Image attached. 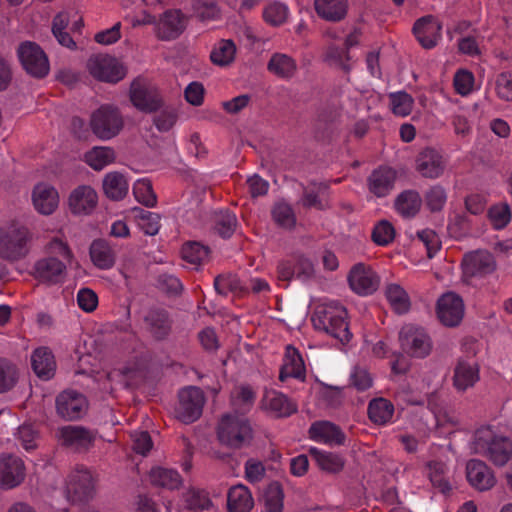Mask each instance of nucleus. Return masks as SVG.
<instances>
[{
  "instance_id": "obj_30",
  "label": "nucleus",
  "mask_w": 512,
  "mask_h": 512,
  "mask_svg": "<svg viewBox=\"0 0 512 512\" xmlns=\"http://www.w3.org/2000/svg\"><path fill=\"white\" fill-rule=\"evenodd\" d=\"M31 365L35 374L49 380L55 374L56 362L52 351L47 347H39L31 355Z\"/></svg>"
},
{
  "instance_id": "obj_8",
  "label": "nucleus",
  "mask_w": 512,
  "mask_h": 512,
  "mask_svg": "<svg viewBox=\"0 0 512 512\" xmlns=\"http://www.w3.org/2000/svg\"><path fill=\"white\" fill-rule=\"evenodd\" d=\"M190 16L181 9H167L158 18L156 37L161 41H172L179 38L187 29Z\"/></svg>"
},
{
  "instance_id": "obj_50",
  "label": "nucleus",
  "mask_w": 512,
  "mask_h": 512,
  "mask_svg": "<svg viewBox=\"0 0 512 512\" xmlns=\"http://www.w3.org/2000/svg\"><path fill=\"white\" fill-rule=\"evenodd\" d=\"M138 225L146 235L154 236L160 229V215L150 211H146L140 207L132 209Z\"/></svg>"
},
{
  "instance_id": "obj_1",
  "label": "nucleus",
  "mask_w": 512,
  "mask_h": 512,
  "mask_svg": "<svg viewBox=\"0 0 512 512\" xmlns=\"http://www.w3.org/2000/svg\"><path fill=\"white\" fill-rule=\"evenodd\" d=\"M347 316V310L343 305L331 302L317 307L311 321L316 330L324 331L340 343L345 344L352 338Z\"/></svg>"
},
{
  "instance_id": "obj_37",
  "label": "nucleus",
  "mask_w": 512,
  "mask_h": 512,
  "mask_svg": "<svg viewBox=\"0 0 512 512\" xmlns=\"http://www.w3.org/2000/svg\"><path fill=\"white\" fill-rule=\"evenodd\" d=\"M385 295L392 310L396 314L403 315L409 312L411 308L410 297L399 284L393 283L387 285Z\"/></svg>"
},
{
  "instance_id": "obj_4",
  "label": "nucleus",
  "mask_w": 512,
  "mask_h": 512,
  "mask_svg": "<svg viewBox=\"0 0 512 512\" xmlns=\"http://www.w3.org/2000/svg\"><path fill=\"white\" fill-rule=\"evenodd\" d=\"M218 441L232 449H241L251 444L253 429L244 415L227 413L221 417L217 425Z\"/></svg>"
},
{
  "instance_id": "obj_55",
  "label": "nucleus",
  "mask_w": 512,
  "mask_h": 512,
  "mask_svg": "<svg viewBox=\"0 0 512 512\" xmlns=\"http://www.w3.org/2000/svg\"><path fill=\"white\" fill-rule=\"evenodd\" d=\"M424 202L431 213L441 212L447 202L446 190L440 185L430 187L424 194Z\"/></svg>"
},
{
  "instance_id": "obj_13",
  "label": "nucleus",
  "mask_w": 512,
  "mask_h": 512,
  "mask_svg": "<svg viewBox=\"0 0 512 512\" xmlns=\"http://www.w3.org/2000/svg\"><path fill=\"white\" fill-rule=\"evenodd\" d=\"M437 316L440 322L447 327L458 326L464 316L462 298L454 292L443 294L437 301Z\"/></svg>"
},
{
  "instance_id": "obj_48",
  "label": "nucleus",
  "mask_w": 512,
  "mask_h": 512,
  "mask_svg": "<svg viewBox=\"0 0 512 512\" xmlns=\"http://www.w3.org/2000/svg\"><path fill=\"white\" fill-rule=\"evenodd\" d=\"M271 216L274 222L281 228L293 229L296 225V216L293 208L284 201L274 204L271 210Z\"/></svg>"
},
{
  "instance_id": "obj_9",
  "label": "nucleus",
  "mask_w": 512,
  "mask_h": 512,
  "mask_svg": "<svg viewBox=\"0 0 512 512\" xmlns=\"http://www.w3.org/2000/svg\"><path fill=\"white\" fill-rule=\"evenodd\" d=\"M399 341L402 350L412 357L425 358L432 350L429 335L423 329L412 325L402 327L399 333Z\"/></svg>"
},
{
  "instance_id": "obj_7",
  "label": "nucleus",
  "mask_w": 512,
  "mask_h": 512,
  "mask_svg": "<svg viewBox=\"0 0 512 512\" xmlns=\"http://www.w3.org/2000/svg\"><path fill=\"white\" fill-rule=\"evenodd\" d=\"M17 54L24 70L32 77L41 79L49 73L48 57L37 43L31 41L21 43Z\"/></svg>"
},
{
  "instance_id": "obj_2",
  "label": "nucleus",
  "mask_w": 512,
  "mask_h": 512,
  "mask_svg": "<svg viewBox=\"0 0 512 512\" xmlns=\"http://www.w3.org/2000/svg\"><path fill=\"white\" fill-rule=\"evenodd\" d=\"M33 234L24 225L12 222L0 228V258L9 262L24 259L30 251Z\"/></svg>"
},
{
  "instance_id": "obj_19",
  "label": "nucleus",
  "mask_w": 512,
  "mask_h": 512,
  "mask_svg": "<svg viewBox=\"0 0 512 512\" xmlns=\"http://www.w3.org/2000/svg\"><path fill=\"white\" fill-rule=\"evenodd\" d=\"M98 203L97 192L89 185H80L73 189L68 197V207L74 215L91 214Z\"/></svg>"
},
{
  "instance_id": "obj_60",
  "label": "nucleus",
  "mask_w": 512,
  "mask_h": 512,
  "mask_svg": "<svg viewBox=\"0 0 512 512\" xmlns=\"http://www.w3.org/2000/svg\"><path fill=\"white\" fill-rule=\"evenodd\" d=\"M288 16V8L281 2L274 1L267 5L263 11L264 20L272 26L283 24Z\"/></svg>"
},
{
  "instance_id": "obj_21",
  "label": "nucleus",
  "mask_w": 512,
  "mask_h": 512,
  "mask_svg": "<svg viewBox=\"0 0 512 512\" xmlns=\"http://www.w3.org/2000/svg\"><path fill=\"white\" fill-rule=\"evenodd\" d=\"M33 269L34 277L49 285L62 282L66 274V265L56 257H45L38 260Z\"/></svg>"
},
{
  "instance_id": "obj_52",
  "label": "nucleus",
  "mask_w": 512,
  "mask_h": 512,
  "mask_svg": "<svg viewBox=\"0 0 512 512\" xmlns=\"http://www.w3.org/2000/svg\"><path fill=\"white\" fill-rule=\"evenodd\" d=\"M186 508L193 511H204L212 507L213 503L206 491L191 488L184 494Z\"/></svg>"
},
{
  "instance_id": "obj_46",
  "label": "nucleus",
  "mask_w": 512,
  "mask_h": 512,
  "mask_svg": "<svg viewBox=\"0 0 512 512\" xmlns=\"http://www.w3.org/2000/svg\"><path fill=\"white\" fill-rule=\"evenodd\" d=\"M268 408L275 413L277 417H287L296 412L297 408L287 396L282 393L272 391L266 396Z\"/></svg>"
},
{
  "instance_id": "obj_49",
  "label": "nucleus",
  "mask_w": 512,
  "mask_h": 512,
  "mask_svg": "<svg viewBox=\"0 0 512 512\" xmlns=\"http://www.w3.org/2000/svg\"><path fill=\"white\" fill-rule=\"evenodd\" d=\"M214 288L219 295L227 296L228 293L241 294L247 289L242 286L240 279L233 274H220L214 279Z\"/></svg>"
},
{
  "instance_id": "obj_64",
  "label": "nucleus",
  "mask_w": 512,
  "mask_h": 512,
  "mask_svg": "<svg viewBox=\"0 0 512 512\" xmlns=\"http://www.w3.org/2000/svg\"><path fill=\"white\" fill-rule=\"evenodd\" d=\"M497 96L506 102H512V74L500 73L495 81Z\"/></svg>"
},
{
  "instance_id": "obj_24",
  "label": "nucleus",
  "mask_w": 512,
  "mask_h": 512,
  "mask_svg": "<svg viewBox=\"0 0 512 512\" xmlns=\"http://www.w3.org/2000/svg\"><path fill=\"white\" fill-rule=\"evenodd\" d=\"M396 179L397 172L393 168L380 166L367 178L368 189L376 197H385L394 188Z\"/></svg>"
},
{
  "instance_id": "obj_11",
  "label": "nucleus",
  "mask_w": 512,
  "mask_h": 512,
  "mask_svg": "<svg viewBox=\"0 0 512 512\" xmlns=\"http://www.w3.org/2000/svg\"><path fill=\"white\" fill-rule=\"evenodd\" d=\"M87 67L94 78L104 82L117 83L126 75L125 67L113 57L90 58Z\"/></svg>"
},
{
  "instance_id": "obj_41",
  "label": "nucleus",
  "mask_w": 512,
  "mask_h": 512,
  "mask_svg": "<svg viewBox=\"0 0 512 512\" xmlns=\"http://www.w3.org/2000/svg\"><path fill=\"white\" fill-rule=\"evenodd\" d=\"M267 69L280 78H291L297 69L296 62L286 54L275 53L271 56Z\"/></svg>"
},
{
  "instance_id": "obj_25",
  "label": "nucleus",
  "mask_w": 512,
  "mask_h": 512,
  "mask_svg": "<svg viewBox=\"0 0 512 512\" xmlns=\"http://www.w3.org/2000/svg\"><path fill=\"white\" fill-rule=\"evenodd\" d=\"M479 365L473 359L460 358L454 368L453 385L458 391H466L480 379Z\"/></svg>"
},
{
  "instance_id": "obj_3",
  "label": "nucleus",
  "mask_w": 512,
  "mask_h": 512,
  "mask_svg": "<svg viewBox=\"0 0 512 512\" xmlns=\"http://www.w3.org/2000/svg\"><path fill=\"white\" fill-rule=\"evenodd\" d=\"M473 452L497 467L505 466L512 458V440L494 435L489 429H479L475 433Z\"/></svg>"
},
{
  "instance_id": "obj_32",
  "label": "nucleus",
  "mask_w": 512,
  "mask_h": 512,
  "mask_svg": "<svg viewBox=\"0 0 512 512\" xmlns=\"http://www.w3.org/2000/svg\"><path fill=\"white\" fill-rule=\"evenodd\" d=\"M254 501L249 489L238 484L231 487L227 494V508L229 512H250Z\"/></svg>"
},
{
  "instance_id": "obj_38",
  "label": "nucleus",
  "mask_w": 512,
  "mask_h": 512,
  "mask_svg": "<svg viewBox=\"0 0 512 512\" xmlns=\"http://www.w3.org/2000/svg\"><path fill=\"white\" fill-rule=\"evenodd\" d=\"M149 479L153 486L169 490L178 489L182 484V478L176 470L162 467L153 468Z\"/></svg>"
},
{
  "instance_id": "obj_62",
  "label": "nucleus",
  "mask_w": 512,
  "mask_h": 512,
  "mask_svg": "<svg viewBox=\"0 0 512 512\" xmlns=\"http://www.w3.org/2000/svg\"><path fill=\"white\" fill-rule=\"evenodd\" d=\"M488 217L496 229L504 228L511 219L509 205L506 203L493 205L488 211Z\"/></svg>"
},
{
  "instance_id": "obj_31",
  "label": "nucleus",
  "mask_w": 512,
  "mask_h": 512,
  "mask_svg": "<svg viewBox=\"0 0 512 512\" xmlns=\"http://www.w3.org/2000/svg\"><path fill=\"white\" fill-rule=\"evenodd\" d=\"M93 264L99 269H110L116 261V253L105 239H95L89 248Z\"/></svg>"
},
{
  "instance_id": "obj_59",
  "label": "nucleus",
  "mask_w": 512,
  "mask_h": 512,
  "mask_svg": "<svg viewBox=\"0 0 512 512\" xmlns=\"http://www.w3.org/2000/svg\"><path fill=\"white\" fill-rule=\"evenodd\" d=\"M351 59L349 52L345 49L337 47L335 45H331L327 48L325 54V61L328 62L329 65L340 68L345 73H349L351 71V66L347 64Z\"/></svg>"
},
{
  "instance_id": "obj_14",
  "label": "nucleus",
  "mask_w": 512,
  "mask_h": 512,
  "mask_svg": "<svg viewBox=\"0 0 512 512\" xmlns=\"http://www.w3.org/2000/svg\"><path fill=\"white\" fill-rule=\"evenodd\" d=\"M130 100L137 109L146 113L156 112L163 105L158 91L147 86L141 79H135L132 82Z\"/></svg>"
},
{
  "instance_id": "obj_54",
  "label": "nucleus",
  "mask_w": 512,
  "mask_h": 512,
  "mask_svg": "<svg viewBox=\"0 0 512 512\" xmlns=\"http://www.w3.org/2000/svg\"><path fill=\"white\" fill-rule=\"evenodd\" d=\"M284 493L279 482H272L264 493V503L267 512H282Z\"/></svg>"
},
{
  "instance_id": "obj_27",
  "label": "nucleus",
  "mask_w": 512,
  "mask_h": 512,
  "mask_svg": "<svg viewBox=\"0 0 512 512\" xmlns=\"http://www.w3.org/2000/svg\"><path fill=\"white\" fill-rule=\"evenodd\" d=\"M465 272L471 276H486L496 269L493 255L485 250H479L466 255L464 258Z\"/></svg>"
},
{
  "instance_id": "obj_43",
  "label": "nucleus",
  "mask_w": 512,
  "mask_h": 512,
  "mask_svg": "<svg viewBox=\"0 0 512 512\" xmlns=\"http://www.w3.org/2000/svg\"><path fill=\"white\" fill-rule=\"evenodd\" d=\"M256 394L251 386L242 385L231 393V405L235 412L244 415L252 408Z\"/></svg>"
},
{
  "instance_id": "obj_57",
  "label": "nucleus",
  "mask_w": 512,
  "mask_h": 512,
  "mask_svg": "<svg viewBox=\"0 0 512 512\" xmlns=\"http://www.w3.org/2000/svg\"><path fill=\"white\" fill-rule=\"evenodd\" d=\"M392 112L401 117H405L412 112L414 100L410 94L405 91L391 93L389 95Z\"/></svg>"
},
{
  "instance_id": "obj_47",
  "label": "nucleus",
  "mask_w": 512,
  "mask_h": 512,
  "mask_svg": "<svg viewBox=\"0 0 512 512\" xmlns=\"http://www.w3.org/2000/svg\"><path fill=\"white\" fill-rule=\"evenodd\" d=\"M19 380V369L6 358L0 357V394L11 391Z\"/></svg>"
},
{
  "instance_id": "obj_36",
  "label": "nucleus",
  "mask_w": 512,
  "mask_h": 512,
  "mask_svg": "<svg viewBox=\"0 0 512 512\" xmlns=\"http://www.w3.org/2000/svg\"><path fill=\"white\" fill-rule=\"evenodd\" d=\"M103 190L109 199L122 200L128 193L127 180L120 172H110L103 179Z\"/></svg>"
},
{
  "instance_id": "obj_23",
  "label": "nucleus",
  "mask_w": 512,
  "mask_h": 512,
  "mask_svg": "<svg viewBox=\"0 0 512 512\" xmlns=\"http://www.w3.org/2000/svg\"><path fill=\"white\" fill-rule=\"evenodd\" d=\"M416 170L422 177L435 179L445 170L442 155L433 148H425L416 157Z\"/></svg>"
},
{
  "instance_id": "obj_61",
  "label": "nucleus",
  "mask_w": 512,
  "mask_h": 512,
  "mask_svg": "<svg viewBox=\"0 0 512 512\" xmlns=\"http://www.w3.org/2000/svg\"><path fill=\"white\" fill-rule=\"evenodd\" d=\"M371 238L377 245L386 246L394 240L395 229L389 221L381 220L373 228Z\"/></svg>"
},
{
  "instance_id": "obj_63",
  "label": "nucleus",
  "mask_w": 512,
  "mask_h": 512,
  "mask_svg": "<svg viewBox=\"0 0 512 512\" xmlns=\"http://www.w3.org/2000/svg\"><path fill=\"white\" fill-rule=\"evenodd\" d=\"M419 241L427 250V257L432 258L441 248V241L437 233L432 229H423L416 234Z\"/></svg>"
},
{
  "instance_id": "obj_29",
  "label": "nucleus",
  "mask_w": 512,
  "mask_h": 512,
  "mask_svg": "<svg viewBox=\"0 0 512 512\" xmlns=\"http://www.w3.org/2000/svg\"><path fill=\"white\" fill-rule=\"evenodd\" d=\"M316 14L323 20L338 23L348 14V0H314Z\"/></svg>"
},
{
  "instance_id": "obj_53",
  "label": "nucleus",
  "mask_w": 512,
  "mask_h": 512,
  "mask_svg": "<svg viewBox=\"0 0 512 512\" xmlns=\"http://www.w3.org/2000/svg\"><path fill=\"white\" fill-rule=\"evenodd\" d=\"M237 225L236 216L229 211H219L214 214V229L223 238H229Z\"/></svg>"
},
{
  "instance_id": "obj_17",
  "label": "nucleus",
  "mask_w": 512,
  "mask_h": 512,
  "mask_svg": "<svg viewBox=\"0 0 512 512\" xmlns=\"http://www.w3.org/2000/svg\"><path fill=\"white\" fill-rule=\"evenodd\" d=\"M62 445L74 452H86L94 444L95 433L82 426L68 425L59 430Z\"/></svg>"
},
{
  "instance_id": "obj_42",
  "label": "nucleus",
  "mask_w": 512,
  "mask_h": 512,
  "mask_svg": "<svg viewBox=\"0 0 512 512\" xmlns=\"http://www.w3.org/2000/svg\"><path fill=\"white\" fill-rule=\"evenodd\" d=\"M236 45L230 39H221L212 49L210 59L213 64L226 67L235 59Z\"/></svg>"
},
{
  "instance_id": "obj_10",
  "label": "nucleus",
  "mask_w": 512,
  "mask_h": 512,
  "mask_svg": "<svg viewBox=\"0 0 512 512\" xmlns=\"http://www.w3.org/2000/svg\"><path fill=\"white\" fill-rule=\"evenodd\" d=\"M94 495L92 475L87 470H77L68 477L66 498L72 504L88 502Z\"/></svg>"
},
{
  "instance_id": "obj_58",
  "label": "nucleus",
  "mask_w": 512,
  "mask_h": 512,
  "mask_svg": "<svg viewBox=\"0 0 512 512\" xmlns=\"http://www.w3.org/2000/svg\"><path fill=\"white\" fill-rule=\"evenodd\" d=\"M135 198L146 207H154L157 204V196L153 191L152 183L148 179L136 182L133 187Z\"/></svg>"
},
{
  "instance_id": "obj_28",
  "label": "nucleus",
  "mask_w": 512,
  "mask_h": 512,
  "mask_svg": "<svg viewBox=\"0 0 512 512\" xmlns=\"http://www.w3.org/2000/svg\"><path fill=\"white\" fill-rule=\"evenodd\" d=\"M32 200L35 209L39 213L50 215L58 207L59 196L54 187L45 183H39L33 189Z\"/></svg>"
},
{
  "instance_id": "obj_40",
  "label": "nucleus",
  "mask_w": 512,
  "mask_h": 512,
  "mask_svg": "<svg viewBox=\"0 0 512 512\" xmlns=\"http://www.w3.org/2000/svg\"><path fill=\"white\" fill-rule=\"evenodd\" d=\"M192 16L200 22L216 21L221 18V8L214 0H192Z\"/></svg>"
},
{
  "instance_id": "obj_5",
  "label": "nucleus",
  "mask_w": 512,
  "mask_h": 512,
  "mask_svg": "<svg viewBox=\"0 0 512 512\" xmlns=\"http://www.w3.org/2000/svg\"><path fill=\"white\" fill-rule=\"evenodd\" d=\"M90 127L97 138L110 140L122 131L124 119L117 107L102 105L91 114Z\"/></svg>"
},
{
  "instance_id": "obj_12",
  "label": "nucleus",
  "mask_w": 512,
  "mask_h": 512,
  "mask_svg": "<svg viewBox=\"0 0 512 512\" xmlns=\"http://www.w3.org/2000/svg\"><path fill=\"white\" fill-rule=\"evenodd\" d=\"M87 409L83 394L74 390H65L56 397L57 415L66 421L80 419Z\"/></svg>"
},
{
  "instance_id": "obj_22",
  "label": "nucleus",
  "mask_w": 512,
  "mask_h": 512,
  "mask_svg": "<svg viewBox=\"0 0 512 512\" xmlns=\"http://www.w3.org/2000/svg\"><path fill=\"white\" fill-rule=\"evenodd\" d=\"M441 29V24L433 15H426L414 23L413 33L423 48L431 49L441 37Z\"/></svg>"
},
{
  "instance_id": "obj_44",
  "label": "nucleus",
  "mask_w": 512,
  "mask_h": 512,
  "mask_svg": "<svg viewBox=\"0 0 512 512\" xmlns=\"http://www.w3.org/2000/svg\"><path fill=\"white\" fill-rule=\"evenodd\" d=\"M309 452L314 457L318 466L324 471L336 473L344 467L343 458L336 453L320 451L314 447Z\"/></svg>"
},
{
  "instance_id": "obj_20",
  "label": "nucleus",
  "mask_w": 512,
  "mask_h": 512,
  "mask_svg": "<svg viewBox=\"0 0 512 512\" xmlns=\"http://www.w3.org/2000/svg\"><path fill=\"white\" fill-rule=\"evenodd\" d=\"M146 331L156 341L165 340L172 331V320L167 310L151 308L143 318Z\"/></svg>"
},
{
  "instance_id": "obj_18",
  "label": "nucleus",
  "mask_w": 512,
  "mask_h": 512,
  "mask_svg": "<svg viewBox=\"0 0 512 512\" xmlns=\"http://www.w3.org/2000/svg\"><path fill=\"white\" fill-rule=\"evenodd\" d=\"M466 478L469 484L480 492L488 491L496 484L493 470L480 459H470L466 463Z\"/></svg>"
},
{
  "instance_id": "obj_56",
  "label": "nucleus",
  "mask_w": 512,
  "mask_h": 512,
  "mask_svg": "<svg viewBox=\"0 0 512 512\" xmlns=\"http://www.w3.org/2000/svg\"><path fill=\"white\" fill-rule=\"evenodd\" d=\"M210 249L199 242H188L181 249L182 258L191 264H200L208 259Z\"/></svg>"
},
{
  "instance_id": "obj_35",
  "label": "nucleus",
  "mask_w": 512,
  "mask_h": 512,
  "mask_svg": "<svg viewBox=\"0 0 512 512\" xmlns=\"http://www.w3.org/2000/svg\"><path fill=\"white\" fill-rule=\"evenodd\" d=\"M328 188V184L324 182L311 181L307 186H303V193L299 203L306 209L325 210L327 205L320 195L326 192Z\"/></svg>"
},
{
  "instance_id": "obj_6",
  "label": "nucleus",
  "mask_w": 512,
  "mask_h": 512,
  "mask_svg": "<svg viewBox=\"0 0 512 512\" xmlns=\"http://www.w3.org/2000/svg\"><path fill=\"white\" fill-rule=\"evenodd\" d=\"M204 404L205 395L200 388L186 387L178 394V404L174 411L175 417L184 424H191L202 415Z\"/></svg>"
},
{
  "instance_id": "obj_45",
  "label": "nucleus",
  "mask_w": 512,
  "mask_h": 512,
  "mask_svg": "<svg viewBox=\"0 0 512 512\" xmlns=\"http://www.w3.org/2000/svg\"><path fill=\"white\" fill-rule=\"evenodd\" d=\"M428 476L434 488L439 489L443 494L450 492L451 485L448 480V468L445 463L432 461L428 463Z\"/></svg>"
},
{
  "instance_id": "obj_34",
  "label": "nucleus",
  "mask_w": 512,
  "mask_h": 512,
  "mask_svg": "<svg viewBox=\"0 0 512 512\" xmlns=\"http://www.w3.org/2000/svg\"><path fill=\"white\" fill-rule=\"evenodd\" d=\"M422 198L416 190H405L395 199V209L404 218H413L420 211Z\"/></svg>"
},
{
  "instance_id": "obj_51",
  "label": "nucleus",
  "mask_w": 512,
  "mask_h": 512,
  "mask_svg": "<svg viewBox=\"0 0 512 512\" xmlns=\"http://www.w3.org/2000/svg\"><path fill=\"white\" fill-rule=\"evenodd\" d=\"M87 164L94 170H102L115 160V151L110 147H94L85 154Z\"/></svg>"
},
{
  "instance_id": "obj_16",
  "label": "nucleus",
  "mask_w": 512,
  "mask_h": 512,
  "mask_svg": "<svg viewBox=\"0 0 512 512\" xmlns=\"http://www.w3.org/2000/svg\"><path fill=\"white\" fill-rule=\"evenodd\" d=\"M348 282L357 294L370 295L378 289L380 278L370 267L358 263L350 270Z\"/></svg>"
},
{
  "instance_id": "obj_26",
  "label": "nucleus",
  "mask_w": 512,
  "mask_h": 512,
  "mask_svg": "<svg viewBox=\"0 0 512 512\" xmlns=\"http://www.w3.org/2000/svg\"><path fill=\"white\" fill-rule=\"evenodd\" d=\"M310 439L326 444L343 445L346 439L341 428L330 421H316L309 428Z\"/></svg>"
},
{
  "instance_id": "obj_33",
  "label": "nucleus",
  "mask_w": 512,
  "mask_h": 512,
  "mask_svg": "<svg viewBox=\"0 0 512 512\" xmlns=\"http://www.w3.org/2000/svg\"><path fill=\"white\" fill-rule=\"evenodd\" d=\"M289 377L297 379L305 378L303 359L298 350L292 346H287L286 348L285 362L280 370L279 380L284 382Z\"/></svg>"
},
{
  "instance_id": "obj_39",
  "label": "nucleus",
  "mask_w": 512,
  "mask_h": 512,
  "mask_svg": "<svg viewBox=\"0 0 512 512\" xmlns=\"http://www.w3.org/2000/svg\"><path fill=\"white\" fill-rule=\"evenodd\" d=\"M367 412L371 422L384 425L392 418L394 406L385 398H375L369 402Z\"/></svg>"
},
{
  "instance_id": "obj_15",
  "label": "nucleus",
  "mask_w": 512,
  "mask_h": 512,
  "mask_svg": "<svg viewBox=\"0 0 512 512\" xmlns=\"http://www.w3.org/2000/svg\"><path fill=\"white\" fill-rule=\"evenodd\" d=\"M25 465L21 458L12 454L0 456V487L12 489L25 479Z\"/></svg>"
}]
</instances>
